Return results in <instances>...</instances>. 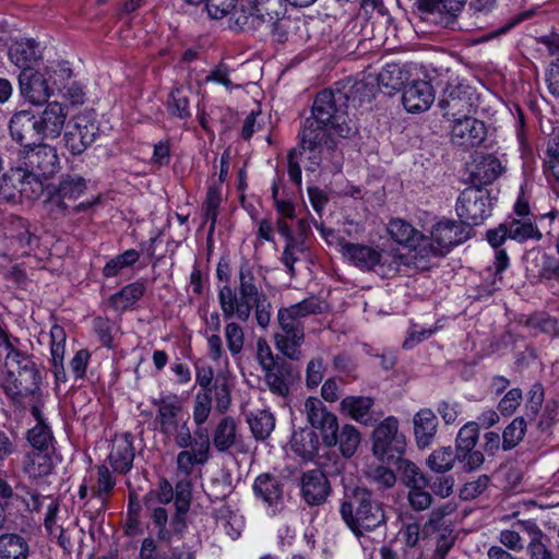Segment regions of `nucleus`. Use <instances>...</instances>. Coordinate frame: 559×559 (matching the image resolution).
<instances>
[{"instance_id":"nucleus-44","label":"nucleus","mask_w":559,"mask_h":559,"mask_svg":"<svg viewBox=\"0 0 559 559\" xmlns=\"http://www.w3.org/2000/svg\"><path fill=\"white\" fill-rule=\"evenodd\" d=\"M466 0H420L419 10L431 14H447V25L454 22L456 13L463 8Z\"/></svg>"},{"instance_id":"nucleus-27","label":"nucleus","mask_w":559,"mask_h":559,"mask_svg":"<svg viewBox=\"0 0 559 559\" xmlns=\"http://www.w3.org/2000/svg\"><path fill=\"white\" fill-rule=\"evenodd\" d=\"M153 405L156 407L155 423L158 431L186 417L183 400L177 394H160L158 399L153 400Z\"/></svg>"},{"instance_id":"nucleus-10","label":"nucleus","mask_w":559,"mask_h":559,"mask_svg":"<svg viewBox=\"0 0 559 559\" xmlns=\"http://www.w3.org/2000/svg\"><path fill=\"white\" fill-rule=\"evenodd\" d=\"M456 213L467 227L479 225L491 214L489 192L476 187L466 188L457 198Z\"/></svg>"},{"instance_id":"nucleus-62","label":"nucleus","mask_w":559,"mask_h":559,"mask_svg":"<svg viewBox=\"0 0 559 559\" xmlns=\"http://www.w3.org/2000/svg\"><path fill=\"white\" fill-rule=\"evenodd\" d=\"M213 396L207 391H198L194 397L192 417L197 426H202L212 411Z\"/></svg>"},{"instance_id":"nucleus-40","label":"nucleus","mask_w":559,"mask_h":559,"mask_svg":"<svg viewBox=\"0 0 559 559\" xmlns=\"http://www.w3.org/2000/svg\"><path fill=\"white\" fill-rule=\"evenodd\" d=\"M508 225L509 239L519 243L528 240L539 241L543 237L539 228L532 218H511L506 221Z\"/></svg>"},{"instance_id":"nucleus-30","label":"nucleus","mask_w":559,"mask_h":559,"mask_svg":"<svg viewBox=\"0 0 559 559\" xmlns=\"http://www.w3.org/2000/svg\"><path fill=\"white\" fill-rule=\"evenodd\" d=\"M263 373L264 383L273 394L283 399L289 395L290 386L295 381L289 364L281 361V364L263 371Z\"/></svg>"},{"instance_id":"nucleus-21","label":"nucleus","mask_w":559,"mask_h":559,"mask_svg":"<svg viewBox=\"0 0 559 559\" xmlns=\"http://www.w3.org/2000/svg\"><path fill=\"white\" fill-rule=\"evenodd\" d=\"M301 497L308 506L323 504L331 493L330 483L320 469L305 472L300 478Z\"/></svg>"},{"instance_id":"nucleus-18","label":"nucleus","mask_w":559,"mask_h":559,"mask_svg":"<svg viewBox=\"0 0 559 559\" xmlns=\"http://www.w3.org/2000/svg\"><path fill=\"white\" fill-rule=\"evenodd\" d=\"M34 146L26 151L23 158V168L47 179L58 169L59 157L57 151L55 147L41 142Z\"/></svg>"},{"instance_id":"nucleus-42","label":"nucleus","mask_w":559,"mask_h":559,"mask_svg":"<svg viewBox=\"0 0 559 559\" xmlns=\"http://www.w3.org/2000/svg\"><path fill=\"white\" fill-rule=\"evenodd\" d=\"M29 546L19 534L0 535V559H27Z\"/></svg>"},{"instance_id":"nucleus-38","label":"nucleus","mask_w":559,"mask_h":559,"mask_svg":"<svg viewBox=\"0 0 559 559\" xmlns=\"http://www.w3.org/2000/svg\"><path fill=\"white\" fill-rule=\"evenodd\" d=\"M488 242L496 248V255L493 261L495 273L501 274L509 266V257L503 249H499L503 242L509 239V231L507 223L500 224L498 227L489 229L486 234Z\"/></svg>"},{"instance_id":"nucleus-53","label":"nucleus","mask_w":559,"mask_h":559,"mask_svg":"<svg viewBox=\"0 0 559 559\" xmlns=\"http://www.w3.org/2000/svg\"><path fill=\"white\" fill-rule=\"evenodd\" d=\"M307 246L304 239H296L292 242H286L281 261L286 266L287 273L290 277L296 275L295 263L301 260L306 254Z\"/></svg>"},{"instance_id":"nucleus-12","label":"nucleus","mask_w":559,"mask_h":559,"mask_svg":"<svg viewBox=\"0 0 559 559\" xmlns=\"http://www.w3.org/2000/svg\"><path fill=\"white\" fill-rule=\"evenodd\" d=\"M479 429L476 421H468L463 425L455 438V452L459 463L463 464L466 472L479 468L484 463V454L475 450L478 442Z\"/></svg>"},{"instance_id":"nucleus-26","label":"nucleus","mask_w":559,"mask_h":559,"mask_svg":"<svg viewBox=\"0 0 559 559\" xmlns=\"http://www.w3.org/2000/svg\"><path fill=\"white\" fill-rule=\"evenodd\" d=\"M526 272L539 282L559 280V260L542 250H532L526 255Z\"/></svg>"},{"instance_id":"nucleus-36","label":"nucleus","mask_w":559,"mask_h":559,"mask_svg":"<svg viewBox=\"0 0 559 559\" xmlns=\"http://www.w3.org/2000/svg\"><path fill=\"white\" fill-rule=\"evenodd\" d=\"M409 80L408 70L399 63H388L378 74V85L384 88L388 94L400 91L405 87Z\"/></svg>"},{"instance_id":"nucleus-45","label":"nucleus","mask_w":559,"mask_h":559,"mask_svg":"<svg viewBox=\"0 0 559 559\" xmlns=\"http://www.w3.org/2000/svg\"><path fill=\"white\" fill-rule=\"evenodd\" d=\"M189 418L186 416L175 424L165 427L159 432L168 440L174 442L180 449H188L197 438L192 437L188 425Z\"/></svg>"},{"instance_id":"nucleus-41","label":"nucleus","mask_w":559,"mask_h":559,"mask_svg":"<svg viewBox=\"0 0 559 559\" xmlns=\"http://www.w3.org/2000/svg\"><path fill=\"white\" fill-rule=\"evenodd\" d=\"M319 440L314 431L301 429L295 431L290 439V448L293 452L302 460H312L317 453Z\"/></svg>"},{"instance_id":"nucleus-57","label":"nucleus","mask_w":559,"mask_h":559,"mask_svg":"<svg viewBox=\"0 0 559 559\" xmlns=\"http://www.w3.org/2000/svg\"><path fill=\"white\" fill-rule=\"evenodd\" d=\"M388 230L391 237L396 242L405 243L407 246H409L414 240H416L417 236L421 235V233L416 230L411 224L402 219L391 221L389 223Z\"/></svg>"},{"instance_id":"nucleus-55","label":"nucleus","mask_w":559,"mask_h":559,"mask_svg":"<svg viewBox=\"0 0 559 559\" xmlns=\"http://www.w3.org/2000/svg\"><path fill=\"white\" fill-rule=\"evenodd\" d=\"M140 258V253L134 249H129L123 253L109 260L103 269L105 277L117 276L123 269L133 265Z\"/></svg>"},{"instance_id":"nucleus-46","label":"nucleus","mask_w":559,"mask_h":559,"mask_svg":"<svg viewBox=\"0 0 559 559\" xmlns=\"http://www.w3.org/2000/svg\"><path fill=\"white\" fill-rule=\"evenodd\" d=\"M51 457L46 451H32L26 455L24 472L31 478H38L51 473Z\"/></svg>"},{"instance_id":"nucleus-51","label":"nucleus","mask_w":559,"mask_h":559,"mask_svg":"<svg viewBox=\"0 0 559 559\" xmlns=\"http://www.w3.org/2000/svg\"><path fill=\"white\" fill-rule=\"evenodd\" d=\"M456 461V452L451 447H441L428 456L427 465L436 473H445L453 468Z\"/></svg>"},{"instance_id":"nucleus-14","label":"nucleus","mask_w":559,"mask_h":559,"mask_svg":"<svg viewBox=\"0 0 559 559\" xmlns=\"http://www.w3.org/2000/svg\"><path fill=\"white\" fill-rule=\"evenodd\" d=\"M252 489L255 498L263 503L270 515L274 516L283 511L284 484L277 476L270 473L259 475Z\"/></svg>"},{"instance_id":"nucleus-63","label":"nucleus","mask_w":559,"mask_h":559,"mask_svg":"<svg viewBox=\"0 0 559 559\" xmlns=\"http://www.w3.org/2000/svg\"><path fill=\"white\" fill-rule=\"evenodd\" d=\"M174 499V487L166 479L162 478L156 489L148 491L144 497V506L167 504Z\"/></svg>"},{"instance_id":"nucleus-24","label":"nucleus","mask_w":559,"mask_h":559,"mask_svg":"<svg viewBox=\"0 0 559 559\" xmlns=\"http://www.w3.org/2000/svg\"><path fill=\"white\" fill-rule=\"evenodd\" d=\"M11 138L24 147L43 142L35 116L28 111H19L12 116L9 122Z\"/></svg>"},{"instance_id":"nucleus-34","label":"nucleus","mask_w":559,"mask_h":559,"mask_svg":"<svg viewBox=\"0 0 559 559\" xmlns=\"http://www.w3.org/2000/svg\"><path fill=\"white\" fill-rule=\"evenodd\" d=\"M374 401L369 396L349 395L342 400L341 411L357 423L370 426L373 418L370 415Z\"/></svg>"},{"instance_id":"nucleus-33","label":"nucleus","mask_w":559,"mask_h":559,"mask_svg":"<svg viewBox=\"0 0 559 559\" xmlns=\"http://www.w3.org/2000/svg\"><path fill=\"white\" fill-rule=\"evenodd\" d=\"M504 168L496 156L488 154L481 156L472 169V182L474 186H487L492 183L501 174Z\"/></svg>"},{"instance_id":"nucleus-39","label":"nucleus","mask_w":559,"mask_h":559,"mask_svg":"<svg viewBox=\"0 0 559 559\" xmlns=\"http://www.w3.org/2000/svg\"><path fill=\"white\" fill-rule=\"evenodd\" d=\"M53 85L72 104L83 103L84 92L80 84L71 80L72 71L67 67L55 70Z\"/></svg>"},{"instance_id":"nucleus-20","label":"nucleus","mask_w":559,"mask_h":559,"mask_svg":"<svg viewBox=\"0 0 559 559\" xmlns=\"http://www.w3.org/2000/svg\"><path fill=\"white\" fill-rule=\"evenodd\" d=\"M485 123L476 118L466 116L455 118L451 129V141L465 150L480 145L486 139Z\"/></svg>"},{"instance_id":"nucleus-11","label":"nucleus","mask_w":559,"mask_h":559,"mask_svg":"<svg viewBox=\"0 0 559 559\" xmlns=\"http://www.w3.org/2000/svg\"><path fill=\"white\" fill-rule=\"evenodd\" d=\"M304 413L306 414L309 425L313 429L320 431L322 441L326 447H334L337 444V417L326 408L320 399L309 396L305 401Z\"/></svg>"},{"instance_id":"nucleus-3","label":"nucleus","mask_w":559,"mask_h":559,"mask_svg":"<svg viewBox=\"0 0 559 559\" xmlns=\"http://www.w3.org/2000/svg\"><path fill=\"white\" fill-rule=\"evenodd\" d=\"M19 340L4 337L1 344L8 350L5 356L7 373L1 379V388L5 394L16 401L20 397L39 394V372L33 356L23 352L17 345Z\"/></svg>"},{"instance_id":"nucleus-61","label":"nucleus","mask_w":559,"mask_h":559,"mask_svg":"<svg viewBox=\"0 0 559 559\" xmlns=\"http://www.w3.org/2000/svg\"><path fill=\"white\" fill-rule=\"evenodd\" d=\"M14 224L19 231L13 239L17 242L22 254H26L38 246V238L31 233L28 223L24 218H15Z\"/></svg>"},{"instance_id":"nucleus-4","label":"nucleus","mask_w":559,"mask_h":559,"mask_svg":"<svg viewBox=\"0 0 559 559\" xmlns=\"http://www.w3.org/2000/svg\"><path fill=\"white\" fill-rule=\"evenodd\" d=\"M316 313H322V304L313 296L278 309L277 322L281 332L274 338L276 348L283 355L294 360L301 358L300 346L305 341L302 320Z\"/></svg>"},{"instance_id":"nucleus-59","label":"nucleus","mask_w":559,"mask_h":559,"mask_svg":"<svg viewBox=\"0 0 559 559\" xmlns=\"http://www.w3.org/2000/svg\"><path fill=\"white\" fill-rule=\"evenodd\" d=\"M151 511V520L156 531V537L160 542H171V531L167 528L168 513L160 506H145Z\"/></svg>"},{"instance_id":"nucleus-50","label":"nucleus","mask_w":559,"mask_h":559,"mask_svg":"<svg viewBox=\"0 0 559 559\" xmlns=\"http://www.w3.org/2000/svg\"><path fill=\"white\" fill-rule=\"evenodd\" d=\"M236 440V423L231 417H224L214 431V447L223 452L228 450Z\"/></svg>"},{"instance_id":"nucleus-60","label":"nucleus","mask_w":559,"mask_h":559,"mask_svg":"<svg viewBox=\"0 0 559 559\" xmlns=\"http://www.w3.org/2000/svg\"><path fill=\"white\" fill-rule=\"evenodd\" d=\"M526 430V423L523 417L514 418L503 430V450H511L523 439Z\"/></svg>"},{"instance_id":"nucleus-17","label":"nucleus","mask_w":559,"mask_h":559,"mask_svg":"<svg viewBox=\"0 0 559 559\" xmlns=\"http://www.w3.org/2000/svg\"><path fill=\"white\" fill-rule=\"evenodd\" d=\"M474 93L468 86L461 84L448 86L440 100L439 107L443 116L452 118H463L469 116L473 107Z\"/></svg>"},{"instance_id":"nucleus-29","label":"nucleus","mask_w":559,"mask_h":559,"mask_svg":"<svg viewBox=\"0 0 559 559\" xmlns=\"http://www.w3.org/2000/svg\"><path fill=\"white\" fill-rule=\"evenodd\" d=\"M438 426V418L430 408H421L414 415V438L419 449H426L433 443Z\"/></svg>"},{"instance_id":"nucleus-16","label":"nucleus","mask_w":559,"mask_h":559,"mask_svg":"<svg viewBox=\"0 0 559 559\" xmlns=\"http://www.w3.org/2000/svg\"><path fill=\"white\" fill-rule=\"evenodd\" d=\"M472 228L461 221H440L432 226L430 239L439 252L445 255L450 250L471 238Z\"/></svg>"},{"instance_id":"nucleus-13","label":"nucleus","mask_w":559,"mask_h":559,"mask_svg":"<svg viewBox=\"0 0 559 559\" xmlns=\"http://www.w3.org/2000/svg\"><path fill=\"white\" fill-rule=\"evenodd\" d=\"M98 131L97 122L90 115H78L63 135L64 146L72 155H81L94 143Z\"/></svg>"},{"instance_id":"nucleus-15","label":"nucleus","mask_w":559,"mask_h":559,"mask_svg":"<svg viewBox=\"0 0 559 559\" xmlns=\"http://www.w3.org/2000/svg\"><path fill=\"white\" fill-rule=\"evenodd\" d=\"M407 254H401L400 258L402 263L400 264V273L403 272V267H413L418 271H426L432 266L433 260L443 257L439 252L436 245L429 236L421 234L417 236L409 246Z\"/></svg>"},{"instance_id":"nucleus-37","label":"nucleus","mask_w":559,"mask_h":559,"mask_svg":"<svg viewBox=\"0 0 559 559\" xmlns=\"http://www.w3.org/2000/svg\"><path fill=\"white\" fill-rule=\"evenodd\" d=\"M207 326L214 332L213 334L206 336L209 358L213 362H224V365H228V355L226 349L224 348L223 340L219 335L221 318L218 312L211 313L207 320Z\"/></svg>"},{"instance_id":"nucleus-35","label":"nucleus","mask_w":559,"mask_h":559,"mask_svg":"<svg viewBox=\"0 0 559 559\" xmlns=\"http://www.w3.org/2000/svg\"><path fill=\"white\" fill-rule=\"evenodd\" d=\"M9 58L22 71L33 69L40 58L38 44L33 39L16 41L9 49Z\"/></svg>"},{"instance_id":"nucleus-8","label":"nucleus","mask_w":559,"mask_h":559,"mask_svg":"<svg viewBox=\"0 0 559 559\" xmlns=\"http://www.w3.org/2000/svg\"><path fill=\"white\" fill-rule=\"evenodd\" d=\"M406 449V438L399 430V419L394 416L384 418L372 433V452L381 461L400 457Z\"/></svg>"},{"instance_id":"nucleus-56","label":"nucleus","mask_w":559,"mask_h":559,"mask_svg":"<svg viewBox=\"0 0 559 559\" xmlns=\"http://www.w3.org/2000/svg\"><path fill=\"white\" fill-rule=\"evenodd\" d=\"M27 440L34 451H46L52 444L53 436L47 424H36L27 432Z\"/></svg>"},{"instance_id":"nucleus-1","label":"nucleus","mask_w":559,"mask_h":559,"mask_svg":"<svg viewBox=\"0 0 559 559\" xmlns=\"http://www.w3.org/2000/svg\"><path fill=\"white\" fill-rule=\"evenodd\" d=\"M218 304L225 320L247 322L252 312L257 324L265 329L271 322L272 304L261 288L252 265L245 261L239 266L238 286L224 285L218 290Z\"/></svg>"},{"instance_id":"nucleus-9","label":"nucleus","mask_w":559,"mask_h":559,"mask_svg":"<svg viewBox=\"0 0 559 559\" xmlns=\"http://www.w3.org/2000/svg\"><path fill=\"white\" fill-rule=\"evenodd\" d=\"M330 126L321 123L319 120L307 118L299 131L298 151L308 152L309 165L306 166L308 171H316L321 164V151L323 145L329 148L333 147V141L329 133Z\"/></svg>"},{"instance_id":"nucleus-64","label":"nucleus","mask_w":559,"mask_h":559,"mask_svg":"<svg viewBox=\"0 0 559 559\" xmlns=\"http://www.w3.org/2000/svg\"><path fill=\"white\" fill-rule=\"evenodd\" d=\"M213 401L218 413H225L231 403V392L227 381H215L211 389L206 390Z\"/></svg>"},{"instance_id":"nucleus-48","label":"nucleus","mask_w":559,"mask_h":559,"mask_svg":"<svg viewBox=\"0 0 559 559\" xmlns=\"http://www.w3.org/2000/svg\"><path fill=\"white\" fill-rule=\"evenodd\" d=\"M248 424L257 439L265 440L275 428V418L269 411H258L248 417Z\"/></svg>"},{"instance_id":"nucleus-52","label":"nucleus","mask_w":559,"mask_h":559,"mask_svg":"<svg viewBox=\"0 0 559 559\" xmlns=\"http://www.w3.org/2000/svg\"><path fill=\"white\" fill-rule=\"evenodd\" d=\"M336 439L343 456L350 457L355 454L361 438L356 427L346 424L336 432Z\"/></svg>"},{"instance_id":"nucleus-23","label":"nucleus","mask_w":559,"mask_h":559,"mask_svg":"<svg viewBox=\"0 0 559 559\" xmlns=\"http://www.w3.org/2000/svg\"><path fill=\"white\" fill-rule=\"evenodd\" d=\"M21 94L33 105H40L48 100L52 93L44 74L26 69L19 75Z\"/></svg>"},{"instance_id":"nucleus-43","label":"nucleus","mask_w":559,"mask_h":559,"mask_svg":"<svg viewBox=\"0 0 559 559\" xmlns=\"http://www.w3.org/2000/svg\"><path fill=\"white\" fill-rule=\"evenodd\" d=\"M145 290L146 287L143 282H133L128 284L110 297V305L116 310L124 311L140 300Z\"/></svg>"},{"instance_id":"nucleus-28","label":"nucleus","mask_w":559,"mask_h":559,"mask_svg":"<svg viewBox=\"0 0 559 559\" xmlns=\"http://www.w3.org/2000/svg\"><path fill=\"white\" fill-rule=\"evenodd\" d=\"M134 457L135 453L132 436L130 433H124L115 437L108 456L109 464L112 469L118 474L126 475L131 471Z\"/></svg>"},{"instance_id":"nucleus-7","label":"nucleus","mask_w":559,"mask_h":559,"mask_svg":"<svg viewBox=\"0 0 559 559\" xmlns=\"http://www.w3.org/2000/svg\"><path fill=\"white\" fill-rule=\"evenodd\" d=\"M86 190V180L78 174L62 175L58 187L47 202L51 214L67 216L92 207L97 199L91 202L73 204Z\"/></svg>"},{"instance_id":"nucleus-47","label":"nucleus","mask_w":559,"mask_h":559,"mask_svg":"<svg viewBox=\"0 0 559 559\" xmlns=\"http://www.w3.org/2000/svg\"><path fill=\"white\" fill-rule=\"evenodd\" d=\"M227 321L224 326V338L231 357L238 359L245 346V331L243 328L238 322L233 321V319Z\"/></svg>"},{"instance_id":"nucleus-49","label":"nucleus","mask_w":559,"mask_h":559,"mask_svg":"<svg viewBox=\"0 0 559 559\" xmlns=\"http://www.w3.org/2000/svg\"><path fill=\"white\" fill-rule=\"evenodd\" d=\"M167 109L174 117L189 118L191 116L189 92L182 86L174 87L167 100Z\"/></svg>"},{"instance_id":"nucleus-6","label":"nucleus","mask_w":559,"mask_h":559,"mask_svg":"<svg viewBox=\"0 0 559 559\" xmlns=\"http://www.w3.org/2000/svg\"><path fill=\"white\" fill-rule=\"evenodd\" d=\"M346 102L343 92L324 90L314 98L309 118L328 123L341 138H350L357 132V126L348 118Z\"/></svg>"},{"instance_id":"nucleus-32","label":"nucleus","mask_w":559,"mask_h":559,"mask_svg":"<svg viewBox=\"0 0 559 559\" xmlns=\"http://www.w3.org/2000/svg\"><path fill=\"white\" fill-rule=\"evenodd\" d=\"M43 176L31 173L22 167L12 170L11 179L15 182L22 198L37 200L44 192Z\"/></svg>"},{"instance_id":"nucleus-5","label":"nucleus","mask_w":559,"mask_h":559,"mask_svg":"<svg viewBox=\"0 0 559 559\" xmlns=\"http://www.w3.org/2000/svg\"><path fill=\"white\" fill-rule=\"evenodd\" d=\"M340 252L345 260L361 271H372L381 277L400 273L402 260L396 250H379L376 247L338 240Z\"/></svg>"},{"instance_id":"nucleus-22","label":"nucleus","mask_w":559,"mask_h":559,"mask_svg":"<svg viewBox=\"0 0 559 559\" xmlns=\"http://www.w3.org/2000/svg\"><path fill=\"white\" fill-rule=\"evenodd\" d=\"M67 116L66 106L58 102L48 103L44 110L35 116L41 140L57 139L64 128Z\"/></svg>"},{"instance_id":"nucleus-2","label":"nucleus","mask_w":559,"mask_h":559,"mask_svg":"<svg viewBox=\"0 0 559 559\" xmlns=\"http://www.w3.org/2000/svg\"><path fill=\"white\" fill-rule=\"evenodd\" d=\"M340 514L356 536H362L366 532H372L386 523L382 502L365 487H345Z\"/></svg>"},{"instance_id":"nucleus-58","label":"nucleus","mask_w":559,"mask_h":559,"mask_svg":"<svg viewBox=\"0 0 559 559\" xmlns=\"http://www.w3.org/2000/svg\"><path fill=\"white\" fill-rule=\"evenodd\" d=\"M221 202L222 197L219 187L216 185L210 186L203 203L204 217L211 222L210 231L215 229Z\"/></svg>"},{"instance_id":"nucleus-54","label":"nucleus","mask_w":559,"mask_h":559,"mask_svg":"<svg viewBox=\"0 0 559 559\" xmlns=\"http://www.w3.org/2000/svg\"><path fill=\"white\" fill-rule=\"evenodd\" d=\"M400 469L402 472V480L408 490L414 488L420 489L429 485V479L415 463L407 460L402 461Z\"/></svg>"},{"instance_id":"nucleus-25","label":"nucleus","mask_w":559,"mask_h":559,"mask_svg":"<svg viewBox=\"0 0 559 559\" xmlns=\"http://www.w3.org/2000/svg\"><path fill=\"white\" fill-rule=\"evenodd\" d=\"M435 100L432 85L424 80H414L405 85L402 95L404 108L408 112H423L430 108Z\"/></svg>"},{"instance_id":"nucleus-31","label":"nucleus","mask_w":559,"mask_h":559,"mask_svg":"<svg viewBox=\"0 0 559 559\" xmlns=\"http://www.w3.org/2000/svg\"><path fill=\"white\" fill-rule=\"evenodd\" d=\"M67 334L59 324H53L50 329V355L52 371L57 382H66L67 374L63 359L66 353Z\"/></svg>"},{"instance_id":"nucleus-19","label":"nucleus","mask_w":559,"mask_h":559,"mask_svg":"<svg viewBox=\"0 0 559 559\" xmlns=\"http://www.w3.org/2000/svg\"><path fill=\"white\" fill-rule=\"evenodd\" d=\"M197 439L188 449H182L177 454L176 465L177 473L183 475L185 478L192 474L197 465H203L209 460L210 439L201 429L195 431Z\"/></svg>"}]
</instances>
